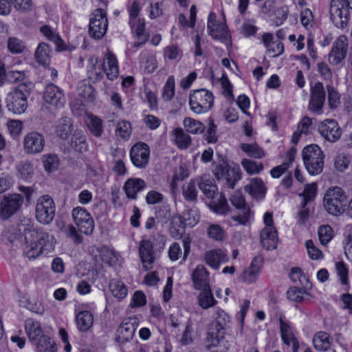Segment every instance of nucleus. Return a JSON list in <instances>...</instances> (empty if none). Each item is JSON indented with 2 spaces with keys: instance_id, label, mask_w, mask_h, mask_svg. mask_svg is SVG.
I'll use <instances>...</instances> for the list:
<instances>
[{
  "instance_id": "nucleus-6",
  "label": "nucleus",
  "mask_w": 352,
  "mask_h": 352,
  "mask_svg": "<svg viewBox=\"0 0 352 352\" xmlns=\"http://www.w3.org/2000/svg\"><path fill=\"white\" fill-rule=\"evenodd\" d=\"M214 102L213 95L206 89L195 90L190 95L189 105L195 113H203L210 109Z\"/></svg>"
},
{
  "instance_id": "nucleus-46",
  "label": "nucleus",
  "mask_w": 352,
  "mask_h": 352,
  "mask_svg": "<svg viewBox=\"0 0 352 352\" xmlns=\"http://www.w3.org/2000/svg\"><path fill=\"white\" fill-rule=\"evenodd\" d=\"M241 149L249 157L260 159L265 155L264 151L256 144H241Z\"/></svg>"
},
{
  "instance_id": "nucleus-45",
  "label": "nucleus",
  "mask_w": 352,
  "mask_h": 352,
  "mask_svg": "<svg viewBox=\"0 0 352 352\" xmlns=\"http://www.w3.org/2000/svg\"><path fill=\"white\" fill-rule=\"evenodd\" d=\"M224 336L225 333L214 327L210 326L206 338L208 343L207 348L217 346L219 341L224 338Z\"/></svg>"
},
{
  "instance_id": "nucleus-63",
  "label": "nucleus",
  "mask_w": 352,
  "mask_h": 352,
  "mask_svg": "<svg viewBox=\"0 0 352 352\" xmlns=\"http://www.w3.org/2000/svg\"><path fill=\"white\" fill-rule=\"evenodd\" d=\"M20 230H18L17 228L14 227H10L6 229L3 232V241H8L10 243H14L19 237H21L19 232Z\"/></svg>"
},
{
  "instance_id": "nucleus-26",
  "label": "nucleus",
  "mask_w": 352,
  "mask_h": 352,
  "mask_svg": "<svg viewBox=\"0 0 352 352\" xmlns=\"http://www.w3.org/2000/svg\"><path fill=\"white\" fill-rule=\"evenodd\" d=\"M261 243L266 250H274L278 244L277 231L271 227H265L260 234Z\"/></svg>"
},
{
  "instance_id": "nucleus-14",
  "label": "nucleus",
  "mask_w": 352,
  "mask_h": 352,
  "mask_svg": "<svg viewBox=\"0 0 352 352\" xmlns=\"http://www.w3.org/2000/svg\"><path fill=\"white\" fill-rule=\"evenodd\" d=\"M348 39L344 35L340 36L333 43L328 54V61L332 65H339L346 58L348 52Z\"/></svg>"
},
{
  "instance_id": "nucleus-22",
  "label": "nucleus",
  "mask_w": 352,
  "mask_h": 352,
  "mask_svg": "<svg viewBox=\"0 0 352 352\" xmlns=\"http://www.w3.org/2000/svg\"><path fill=\"white\" fill-rule=\"evenodd\" d=\"M194 288L197 290L210 287L209 272L203 265H198L192 273Z\"/></svg>"
},
{
  "instance_id": "nucleus-8",
  "label": "nucleus",
  "mask_w": 352,
  "mask_h": 352,
  "mask_svg": "<svg viewBox=\"0 0 352 352\" xmlns=\"http://www.w3.org/2000/svg\"><path fill=\"white\" fill-rule=\"evenodd\" d=\"M25 91L26 87L24 85H20L8 94L6 107L10 111L15 114H21L25 112L28 107Z\"/></svg>"
},
{
  "instance_id": "nucleus-18",
  "label": "nucleus",
  "mask_w": 352,
  "mask_h": 352,
  "mask_svg": "<svg viewBox=\"0 0 352 352\" xmlns=\"http://www.w3.org/2000/svg\"><path fill=\"white\" fill-rule=\"evenodd\" d=\"M326 93L322 82H317L311 87L308 109L315 113H321L325 101Z\"/></svg>"
},
{
  "instance_id": "nucleus-60",
  "label": "nucleus",
  "mask_w": 352,
  "mask_h": 352,
  "mask_svg": "<svg viewBox=\"0 0 352 352\" xmlns=\"http://www.w3.org/2000/svg\"><path fill=\"white\" fill-rule=\"evenodd\" d=\"M241 164L244 169L250 175L257 174L263 168L261 163L258 164L256 162L248 159H244Z\"/></svg>"
},
{
  "instance_id": "nucleus-24",
  "label": "nucleus",
  "mask_w": 352,
  "mask_h": 352,
  "mask_svg": "<svg viewBox=\"0 0 352 352\" xmlns=\"http://www.w3.org/2000/svg\"><path fill=\"white\" fill-rule=\"evenodd\" d=\"M139 253L143 267L146 271L151 268V264L154 262L153 247L148 240H142L139 247Z\"/></svg>"
},
{
  "instance_id": "nucleus-44",
  "label": "nucleus",
  "mask_w": 352,
  "mask_h": 352,
  "mask_svg": "<svg viewBox=\"0 0 352 352\" xmlns=\"http://www.w3.org/2000/svg\"><path fill=\"white\" fill-rule=\"evenodd\" d=\"M43 254L41 248L36 245V241H29L25 240V244L23 247V255L29 259H35Z\"/></svg>"
},
{
  "instance_id": "nucleus-39",
  "label": "nucleus",
  "mask_w": 352,
  "mask_h": 352,
  "mask_svg": "<svg viewBox=\"0 0 352 352\" xmlns=\"http://www.w3.org/2000/svg\"><path fill=\"white\" fill-rule=\"evenodd\" d=\"M230 322L229 316L222 309H218L215 311L214 320L210 324L225 333L226 329Z\"/></svg>"
},
{
  "instance_id": "nucleus-1",
  "label": "nucleus",
  "mask_w": 352,
  "mask_h": 352,
  "mask_svg": "<svg viewBox=\"0 0 352 352\" xmlns=\"http://www.w3.org/2000/svg\"><path fill=\"white\" fill-rule=\"evenodd\" d=\"M302 159L310 175H318L322 171L324 155L318 145L311 144L305 147L302 151Z\"/></svg>"
},
{
  "instance_id": "nucleus-38",
  "label": "nucleus",
  "mask_w": 352,
  "mask_h": 352,
  "mask_svg": "<svg viewBox=\"0 0 352 352\" xmlns=\"http://www.w3.org/2000/svg\"><path fill=\"white\" fill-rule=\"evenodd\" d=\"M199 187L203 193L210 199L214 198V195L217 191L216 185L213 184L212 179L206 175L201 177L199 183Z\"/></svg>"
},
{
  "instance_id": "nucleus-15",
  "label": "nucleus",
  "mask_w": 352,
  "mask_h": 352,
  "mask_svg": "<svg viewBox=\"0 0 352 352\" xmlns=\"http://www.w3.org/2000/svg\"><path fill=\"white\" fill-rule=\"evenodd\" d=\"M150 148L144 142L135 144L130 150V158L133 164L138 168H145L149 162Z\"/></svg>"
},
{
  "instance_id": "nucleus-25",
  "label": "nucleus",
  "mask_w": 352,
  "mask_h": 352,
  "mask_svg": "<svg viewBox=\"0 0 352 352\" xmlns=\"http://www.w3.org/2000/svg\"><path fill=\"white\" fill-rule=\"evenodd\" d=\"M204 258L206 264L214 270H218L221 263H226L228 260L226 254L221 249L207 251L204 254Z\"/></svg>"
},
{
  "instance_id": "nucleus-64",
  "label": "nucleus",
  "mask_w": 352,
  "mask_h": 352,
  "mask_svg": "<svg viewBox=\"0 0 352 352\" xmlns=\"http://www.w3.org/2000/svg\"><path fill=\"white\" fill-rule=\"evenodd\" d=\"M305 246L309 257L313 260H318L323 258V254L321 250L317 248L311 240H308L305 243Z\"/></svg>"
},
{
  "instance_id": "nucleus-11",
  "label": "nucleus",
  "mask_w": 352,
  "mask_h": 352,
  "mask_svg": "<svg viewBox=\"0 0 352 352\" xmlns=\"http://www.w3.org/2000/svg\"><path fill=\"white\" fill-rule=\"evenodd\" d=\"M108 26L106 13L102 9H98L90 19L89 33L95 39H100L105 34Z\"/></svg>"
},
{
  "instance_id": "nucleus-27",
  "label": "nucleus",
  "mask_w": 352,
  "mask_h": 352,
  "mask_svg": "<svg viewBox=\"0 0 352 352\" xmlns=\"http://www.w3.org/2000/svg\"><path fill=\"white\" fill-rule=\"evenodd\" d=\"M24 325L26 334L32 343L45 336L40 322L37 320L28 318L25 321Z\"/></svg>"
},
{
  "instance_id": "nucleus-41",
  "label": "nucleus",
  "mask_w": 352,
  "mask_h": 352,
  "mask_svg": "<svg viewBox=\"0 0 352 352\" xmlns=\"http://www.w3.org/2000/svg\"><path fill=\"white\" fill-rule=\"evenodd\" d=\"M70 145L72 148L80 153L87 149L85 137L81 131H75L71 138Z\"/></svg>"
},
{
  "instance_id": "nucleus-32",
  "label": "nucleus",
  "mask_w": 352,
  "mask_h": 352,
  "mask_svg": "<svg viewBox=\"0 0 352 352\" xmlns=\"http://www.w3.org/2000/svg\"><path fill=\"white\" fill-rule=\"evenodd\" d=\"M279 322L281 338L283 342L288 346L292 344L294 346H296L298 344V342L292 332L291 327L285 322L281 317L279 318Z\"/></svg>"
},
{
  "instance_id": "nucleus-56",
  "label": "nucleus",
  "mask_w": 352,
  "mask_h": 352,
  "mask_svg": "<svg viewBox=\"0 0 352 352\" xmlns=\"http://www.w3.org/2000/svg\"><path fill=\"white\" fill-rule=\"evenodd\" d=\"M182 194L186 201H193L196 200L197 191L195 182L191 180L184 185L182 188Z\"/></svg>"
},
{
  "instance_id": "nucleus-4",
  "label": "nucleus",
  "mask_w": 352,
  "mask_h": 352,
  "mask_svg": "<svg viewBox=\"0 0 352 352\" xmlns=\"http://www.w3.org/2000/svg\"><path fill=\"white\" fill-rule=\"evenodd\" d=\"M349 6L345 0H331L329 6L330 19L338 28L343 29L349 21Z\"/></svg>"
},
{
  "instance_id": "nucleus-2",
  "label": "nucleus",
  "mask_w": 352,
  "mask_h": 352,
  "mask_svg": "<svg viewBox=\"0 0 352 352\" xmlns=\"http://www.w3.org/2000/svg\"><path fill=\"white\" fill-rule=\"evenodd\" d=\"M346 196L340 187L329 188L324 197V206L330 214L338 216L344 211Z\"/></svg>"
},
{
  "instance_id": "nucleus-5",
  "label": "nucleus",
  "mask_w": 352,
  "mask_h": 352,
  "mask_svg": "<svg viewBox=\"0 0 352 352\" xmlns=\"http://www.w3.org/2000/svg\"><path fill=\"white\" fill-rule=\"evenodd\" d=\"M103 72L108 79L113 80L119 74L117 59L113 54L108 52L105 55L101 67L89 75V78L94 81H100L103 77Z\"/></svg>"
},
{
  "instance_id": "nucleus-55",
  "label": "nucleus",
  "mask_w": 352,
  "mask_h": 352,
  "mask_svg": "<svg viewBox=\"0 0 352 352\" xmlns=\"http://www.w3.org/2000/svg\"><path fill=\"white\" fill-rule=\"evenodd\" d=\"M318 234L321 244L325 245L332 239L333 231L330 226L323 225L319 228Z\"/></svg>"
},
{
  "instance_id": "nucleus-19",
  "label": "nucleus",
  "mask_w": 352,
  "mask_h": 352,
  "mask_svg": "<svg viewBox=\"0 0 352 352\" xmlns=\"http://www.w3.org/2000/svg\"><path fill=\"white\" fill-rule=\"evenodd\" d=\"M230 200L236 209L242 212V214L234 215L232 219L239 224L245 225L250 219V210L247 206L242 193L240 191H236Z\"/></svg>"
},
{
  "instance_id": "nucleus-28",
  "label": "nucleus",
  "mask_w": 352,
  "mask_h": 352,
  "mask_svg": "<svg viewBox=\"0 0 352 352\" xmlns=\"http://www.w3.org/2000/svg\"><path fill=\"white\" fill-rule=\"evenodd\" d=\"M245 190L253 197L261 199L266 193V188L263 182L259 178L251 179L250 184L246 185Z\"/></svg>"
},
{
  "instance_id": "nucleus-52",
  "label": "nucleus",
  "mask_w": 352,
  "mask_h": 352,
  "mask_svg": "<svg viewBox=\"0 0 352 352\" xmlns=\"http://www.w3.org/2000/svg\"><path fill=\"white\" fill-rule=\"evenodd\" d=\"M210 207L215 213L219 214L226 215L231 212V208L225 196H221L219 201L213 203Z\"/></svg>"
},
{
  "instance_id": "nucleus-62",
  "label": "nucleus",
  "mask_w": 352,
  "mask_h": 352,
  "mask_svg": "<svg viewBox=\"0 0 352 352\" xmlns=\"http://www.w3.org/2000/svg\"><path fill=\"white\" fill-rule=\"evenodd\" d=\"M8 47L13 54L21 53L25 49L23 42L16 37H11L8 41Z\"/></svg>"
},
{
  "instance_id": "nucleus-51",
  "label": "nucleus",
  "mask_w": 352,
  "mask_h": 352,
  "mask_svg": "<svg viewBox=\"0 0 352 352\" xmlns=\"http://www.w3.org/2000/svg\"><path fill=\"white\" fill-rule=\"evenodd\" d=\"M256 258H254L250 266L246 269L241 274V279L245 283H251L254 282L258 273V267L255 265Z\"/></svg>"
},
{
  "instance_id": "nucleus-12",
  "label": "nucleus",
  "mask_w": 352,
  "mask_h": 352,
  "mask_svg": "<svg viewBox=\"0 0 352 352\" xmlns=\"http://www.w3.org/2000/svg\"><path fill=\"white\" fill-rule=\"evenodd\" d=\"M45 140L43 134L32 131L27 133L23 140L24 152L28 155L41 153L45 147Z\"/></svg>"
},
{
  "instance_id": "nucleus-59",
  "label": "nucleus",
  "mask_w": 352,
  "mask_h": 352,
  "mask_svg": "<svg viewBox=\"0 0 352 352\" xmlns=\"http://www.w3.org/2000/svg\"><path fill=\"white\" fill-rule=\"evenodd\" d=\"M131 133V126L129 122L122 120L117 124L116 134L122 139H127Z\"/></svg>"
},
{
  "instance_id": "nucleus-53",
  "label": "nucleus",
  "mask_w": 352,
  "mask_h": 352,
  "mask_svg": "<svg viewBox=\"0 0 352 352\" xmlns=\"http://www.w3.org/2000/svg\"><path fill=\"white\" fill-rule=\"evenodd\" d=\"M207 234L210 239L222 241L226 236L223 229L217 224H210L207 228Z\"/></svg>"
},
{
  "instance_id": "nucleus-20",
  "label": "nucleus",
  "mask_w": 352,
  "mask_h": 352,
  "mask_svg": "<svg viewBox=\"0 0 352 352\" xmlns=\"http://www.w3.org/2000/svg\"><path fill=\"white\" fill-rule=\"evenodd\" d=\"M319 133L327 141L334 142L341 135V130L338 123L333 120H326L318 127Z\"/></svg>"
},
{
  "instance_id": "nucleus-40",
  "label": "nucleus",
  "mask_w": 352,
  "mask_h": 352,
  "mask_svg": "<svg viewBox=\"0 0 352 352\" xmlns=\"http://www.w3.org/2000/svg\"><path fill=\"white\" fill-rule=\"evenodd\" d=\"M87 127L91 133L96 138H99L103 133L102 120L98 117L91 115L87 121Z\"/></svg>"
},
{
  "instance_id": "nucleus-61",
  "label": "nucleus",
  "mask_w": 352,
  "mask_h": 352,
  "mask_svg": "<svg viewBox=\"0 0 352 352\" xmlns=\"http://www.w3.org/2000/svg\"><path fill=\"white\" fill-rule=\"evenodd\" d=\"M336 269L339 280L342 285L347 286L349 283V270L343 261H338L336 263Z\"/></svg>"
},
{
  "instance_id": "nucleus-48",
  "label": "nucleus",
  "mask_w": 352,
  "mask_h": 352,
  "mask_svg": "<svg viewBox=\"0 0 352 352\" xmlns=\"http://www.w3.org/2000/svg\"><path fill=\"white\" fill-rule=\"evenodd\" d=\"M41 32L49 40L53 41L58 50H65V43L60 36L52 31L47 25H43L41 28Z\"/></svg>"
},
{
  "instance_id": "nucleus-43",
  "label": "nucleus",
  "mask_w": 352,
  "mask_h": 352,
  "mask_svg": "<svg viewBox=\"0 0 352 352\" xmlns=\"http://www.w3.org/2000/svg\"><path fill=\"white\" fill-rule=\"evenodd\" d=\"M109 289L112 294L119 298H125L128 294L127 287L120 280L113 279L109 283Z\"/></svg>"
},
{
  "instance_id": "nucleus-10",
  "label": "nucleus",
  "mask_w": 352,
  "mask_h": 352,
  "mask_svg": "<svg viewBox=\"0 0 352 352\" xmlns=\"http://www.w3.org/2000/svg\"><path fill=\"white\" fill-rule=\"evenodd\" d=\"M217 179L226 181V185L230 188H234L236 182L241 179V170L239 166L230 167L228 164L223 163L218 164L213 170Z\"/></svg>"
},
{
  "instance_id": "nucleus-47",
  "label": "nucleus",
  "mask_w": 352,
  "mask_h": 352,
  "mask_svg": "<svg viewBox=\"0 0 352 352\" xmlns=\"http://www.w3.org/2000/svg\"><path fill=\"white\" fill-rule=\"evenodd\" d=\"M136 26L135 31L137 36L138 41L134 43L135 47H139L145 43L148 38V34L144 31V19H138L136 21L134 28Z\"/></svg>"
},
{
  "instance_id": "nucleus-7",
  "label": "nucleus",
  "mask_w": 352,
  "mask_h": 352,
  "mask_svg": "<svg viewBox=\"0 0 352 352\" xmlns=\"http://www.w3.org/2000/svg\"><path fill=\"white\" fill-rule=\"evenodd\" d=\"M55 203L48 195L39 197L36 204V218L44 225L50 224L55 217Z\"/></svg>"
},
{
  "instance_id": "nucleus-33",
  "label": "nucleus",
  "mask_w": 352,
  "mask_h": 352,
  "mask_svg": "<svg viewBox=\"0 0 352 352\" xmlns=\"http://www.w3.org/2000/svg\"><path fill=\"white\" fill-rule=\"evenodd\" d=\"M172 133L174 137L173 141L179 148L186 149L190 146L191 138L182 128L175 129Z\"/></svg>"
},
{
  "instance_id": "nucleus-49",
  "label": "nucleus",
  "mask_w": 352,
  "mask_h": 352,
  "mask_svg": "<svg viewBox=\"0 0 352 352\" xmlns=\"http://www.w3.org/2000/svg\"><path fill=\"white\" fill-rule=\"evenodd\" d=\"M183 124L187 131L192 134H200L205 129V126L201 122L190 118H186Z\"/></svg>"
},
{
  "instance_id": "nucleus-50",
  "label": "nucleus",
  "mask_w": 352,
  "mask_h": 352,
  "mask_svg": "<svg viewBox=\"0 0 352 352\" xmlns=\"http://www.w3.org/2000/svg\"><path fill=\"white\" fill-rule=\"evenodd\" d=\"M99 256L101 260L109 265H115L118 261L117 254L111 249L102 246L99 249Z\"/></svg>"
},
{
  "instance_id": "nucleus-54",
  "label": "nucleus",
  "mask_w": 352,
  "mask_h": 352,
  "mask_svg": "<svg viewBox=\"0 0 352 352\" xmlns=\"http://www.w3.org/2000/svg\"><path fill=\"white\" fill-rule=\"evenodd\" d=\"M43 163L45 170L52 172L57 169L59 160L55 154H47L43 156Z\"/></svg>"
},
{
  "instance_id": "nucleus-34",
  "label": "nucleus",
  "mask_w": 352,
  "mask_h": 352,
  "mask_svg": "<svg viewBox=\"0 0 352 352\" xmlns=\"http://www.w3.org/2000/svg\"><path fill=\"white\" fill-rule=\"evenodd\" d=\"M76 321L80 331H87L93 324L94 316L89 311H82L77 314Z\"/></svg>"
},
{
  "instance_id": "nucleus-42",
  "label": "nucleus",
  "mask_w": 352,
  "mask_h": 352,
  "mask_svg": "<svg viewBox=\"0 0 352 352\" xmlns=\"http://www.w3.org/2000/svg\"><path fill=\"white\" fill-rule=\"evenodd\" d=\"M184 226L181 216H174L170 221L169 232L174 239H180L184 233Z\"/></svg>"
},
{
  "instance_id": "nucleus-29",
  "label": "nucleus",
  "mask_w": 352,
  "mask_h": 352,
  "mask_svg": "<svg viewBox=\"0 0 352 352\" xmlns=\"http://www.w3.org/2000/svg\"><path fill=\"white\" fill-rule=\"evenodd\" d=\"M210 35L214 39L220 40L228 47L231 45L230 34L227 27L223 23H217L215 26L208 29Z\"/></svg>"
},
{
  "instance_id": "nucleus-3",
  "label": "nucleus",
  "mask_w": 352,
  "mask_h": 352,
  "mask_svg": "<svg viewBox=\"0 0 352 352\" xmlns=\"http://www.w3.org/2000/svg\"><path fill=\"white\" fill-rule=\"evenodd\" d=\"M23 236L24 240L36 241L43 253L45 251L51 252L54 249L55 243L54 236L33 225H28L23 228Z\"/></svg>"
},
{
  "instance_id": "nucleus-21",
  "label": "nucleus",
  "mask_w": 352,
  "mask_h": 352,
  "mask_svg": "<svg viewBox=\"0 0 352 352\" xmlns=\"http://www.w3.org/2000/svg\"><path fill=\"white\" fill-rule=\"evenodd\" d=\"M43 97L47 103L57 108L63 107L66 102L62 90L53 84L48 85L45 87Z\"/></svg>"
},
{
  "instance_id": "nucleus-31",
  "label": "nucleus",
  "mask_w": 352,
  "mask_h": 352,
  "mask_svg": "<svg viewBox=\"0 0 352 352\" xmlns=\"http://www.w3.org/2000/svg\"><path fill=\"white\" fill-rule=\"evenodd\" d=\"M331 340L332 338L328 333L319 331L314 336L312 342L316 350L324 351L330 348Z\"/></svg>"
},
{
  "instance_id": "nucleus-37",
  "label": "nucleus",
  "mask_w": 352,
  "mask_h": 352,
  "mask_svg": "<svg viewBox=\"0 0 352 352\" xmlns=\"http://www.w3.org/2000/svg\"><path fill=\"white\" fill-rule=\"evenodd\" d=\"M36 349V352H56L55 343L45 335L32 343Z\"/></svg>"
},
{
  "instance_id": "nucleus-9",
  "label": "nucleus",
  "mask_w": 352,
  "mask_h": 352,
  "mask_svg": "<svg viewBox=\"0 0 352 352\" xmlns=\"http://www.w3.org/2000/svg\"><path fill=\"white\" fill-rule=\"evenodd\" d=\"M72 216L78 230L87 235H91L94 230V221L91 214L82 207H76L72 210Z\"/></svg>"
},
{
  "instance_id": "nucleus-30",
  "label": "nucleus",
  "mask_w": 352,
  "mask_h": 352,
  "mask_svg": "<svg viewBox=\"0 0 352 352\" xmlns=\"http://www.w3.org/2000/svg\"><path fill=\"white\" fill-rule=\"evenodd\" d=\"M16 177L25 181H29L34 174L33 163L29 160L21 161L16 164Z\"/></svg>"
},
{
  "instance_id": "nucleus-58",
  "label": "nucleus",
  "mask_w": 352,
  "mask_h": 352,
  "mask_svg": "<svg viewBox=\"0 0 352 352\" xmlns=\"http://www.w3.org/2000/svg\"><path fill=\"white\" fill-rule=\"evenodd\" d=\"M351 163L350 157L345 153L338 154L335 159V168L340 172L346 170Z\"/></svg>"
},
{
  "instance_id": "nucleus-35",
  "label": "nucleus",
  "mask_w": 352,
  "mask_h": 352,
  "mask_svg": "<svg viewBox=\"0 0 352 352\" xmlns=\"http://www.w3.org/2000/svg\"><path fill=\"white\" fill-rule=\"evenodd\" d=\"M51 50L49 45L45 43H41L35 51V59L41 65H47L50 60Z\"/></svg>"
},
{
  "instance_id": "nucleus-23",
  "label": "nucleus",
  "mask_w": 352,
  "mask_h": 352,
  "mask_svg": "<svg viewBox=\"0 0 352 352\" xmlns=\"http://www.w3.org/2000/svg\"><path fill=\"white\" fill-rule=\"evenodd\" d=\"M146 186V182L143 179L131 177L125 182L123 190L128 199H136L138 192L143 190Z\"/></svg>"
},
{
  "instance_id": "nucleus-57",
  "label": "nucleus",
  "mask_w": 352,
  "mask_h": 352,
  "mask_svg": "<svg viewBox=\"0 0 352 352\" xmlns=\"http://www.w3.org/2000/svg\"><path fill=\"white\" fill-rule=\"evenodd\" d=\"M175 95V79L173 76H170L164 87L162 98L165 101H170Z\"/></svg>"
},
{
  "instance_id": "nucleus-13",
  "label": "nucleus",
  "mask_w": 352,
  "mask_h": 352,
  "mask_svg": "<svg viewBox=\"0 0 352 352\" xmlns=\"http://www.w3.org/2000/svg\"><path fill=\"white\" fill-rule=\"evenodd\" d=\"M23 197L19 194H12L4 196L0 204V217L7 219L21 208Z\"/></svg>"
},
{
  "instance_id": "nucleus-16",
  "label": "nucleus",
  "mask_w": 352,
  "mask_h": 352,
  "mask_svg": "<svg viewBox=\"0 0 352 352\" xmlns=\"http://www.w3.org/2000/svg\"><path fill=\"white\" fill-rule=\"evenodd\" d=\"M136 318H128L124 320L116 331L115 341L118 344L120 348L129 342L134 336L136 330Z\"/></svg>"
},
{
  "instance_id": "nucleus-17",
  "label": "nucleus",
  "mask_w": 352,
  "mask_h": 352,
  "mask_svg": "<svg viewBox=\"0 0 352 352\" xmlns=\"http://www.w3.org/2000/svg\"><path fill=\"white\" fill-rule=\"evenodd\" d=\"M316 184L313 183L307 184L304 191L300 194V197L302 198V200L301 202V209L297 214V221L299 224H304L308 219L309 210L307 208V205L314 200L316 195Z\"/></svg>"
},
{
  "instance_id": "nucleus-36",
  "label": "nucleus",
  "mask_w": 352,
  "mask_h": 352,
  "mask_svg": "<svg viewBox=\"0 0 352 352\" xmlns=\"http://www.w3.org/2000/svg\"><path fill=\"white\" fill-rule=\"evenodd\" d=\"M201 289L202 292L197 297L199 306L205 309L214 306L217 300L213 296L210 287H208Z\"/></svg>"
}]
</instances>
